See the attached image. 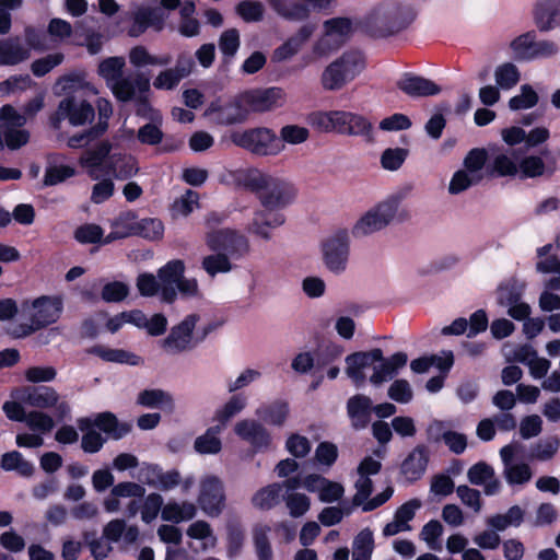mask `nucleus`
<instances>
[{
	"label": "nucleus",
	"mask_w": 560,
	"mask_h": 560,
	"mask_svg": "<svg viewBox=\"0 0 560 560\" xmlns=\"http://www.w3.org/2000/svg\"><path fill=\"white\" fill-rule=\"evenodd\" d=\"M510 48L514 59L524 62L551 59L560 52V47L555 40L538 39L536 31H528L516 36L510 43Z\"/></svg>",
	"instance_id": "obj_8"
},
{
	"label": "nucleus",
	"mask_w": 560,
	"mask_h": 560,
	"mask_svg": "<svg viewBox=\"0 0 560 560\" xmlns=\"http://www.w3.org/2000/svg\"><path fill=\"white\" fill-rule=\"evenodd\" d=\"M416 16L417 10L412 4L386 1L366 14L363 20V28L373 37H387L406 28L415 21Z\"/></svg>",
	"instance_id": "obj_2"
},
{
	"label": "nucleus",
	"mask_w": 560,
	"mask_h": 560,
	"mask_svg": "<svg viewBox=\"0 0 560 560\" xmlns=\"http://www.w3.org/2000/svg\"><path fill=\"white\" fill-rule=\"evenodd\" d=\"M408 357L405 352H396L389 358H384L377 361L378 365L373 366V374L370 376V382L374 386L393 380L401 368L407 364Z\"/></svg>",
	"instance_id": "obj_28"
},
{
	"label": "nucleus",
	"mask_w": 560,
	"mask_h": 560,
	"mask_svg": "<svg viewBox=\"0 0 560 560\" xmlns=\"http://www.w3.org/2000/svg\"><path fill=\"white\" fill-rule=\"evenodd\" d=\"M269 2L279 15L290 21H303L311 12V2L307 0H269Z\"/></svg>",
	"instance_id": "obj_33"
},
{
	"label": "nucleus",
	"mask_w": 560,
	"mask_h": 560,
	"mask_svg": "<svg viewBox=\"0 0 560 560\" xmlns=\"http://www.w3.org/2000/svg\"><path fill=\"white\" fill-rule=\"evenodd\" d=\"M62 300L58 296H40L33 302L32 327L48 326L58 320L62 312Z\"/></svg>",
	"instance_id": "obj_23"
},
{
	"label": "nucleus",
	"mask_w": 560,
	"mask_h": 560,
	"mask_svg": "<svg viewBox=\"0 0 560 560\" xmlns=\"http://www.w3.org/2000/svg\"><path fill=\"white\" fill-rule=\"evenodd\" d=\"M555 170V166H548L539 155H527L518 162V174L522 179L552 175Z\"/></svg>",
	"instance_id": "obj_39"
},
{
	"label": "nucleus",
	"mask_w": 560,
	"mask_h": 560,
	"mask_svg": "<svg viewBox=\"0 0 560 560\" xmlns=\"http://www.w3.org/2000/svg\"><path fill=\"white\" fill-rule=\"evenodd\" d=\"M164 505V500L161 494L155 492L148 494L141 503V520L147 524L152 523L158 517L159 513L162 514Z\"/></svg>",
	"instance_id": "obj_55"
},
{
	"label": "nucleus",
	"mask_w": 560,
	"mask_h": 560,
	"mask_svg": "<svg viewBox=\"0 0 560 560\" xmlns=\"http://www.w3.org/2000/svg\"><path fill=\"white\" fill-rule=\"evenodd\" d=\"M521 79L518 68L512 62H505L498 66L494 70V80L501 90L509 91L513 89Z\"/></svg>",
	"instance_id": "obj_50"
},
{
	"label": "nucleus",
	"mask_w": 560,
	"mask_h": 560,
	"mask_svg": "<svg viewBox=\"0 0 560 560\" xmlns=\"http://www.w3.org/2000/svg\"><path fill=\"white\" fill-rule=\"evenodd\" d=\"M231 140L238 148L257 156H276L284 150L276 132L267 127L234 131Z\"/></svg>",
	"instance_id": "obj_7"
},
{
	"label": "nucleus",
	"mask_w": 560,
	"mask_h": 560,
	"mask_svg": "<svg viewBox=\"0 0 560 560\" xmlns=\"http://www.w3.org/2000/svg\"><path fill=\"white\" fill-rule=\"evenodd\" d=\"M482 180V176H477L464 170L456 171L450 182L448 191L452 195H458L469 187L477 185Z\"/></svg>",
	"instance_id": "obj_57"
},
{
	"label": "nucleus",
	"mask_w": 560,
	"mask_h": 560,
	"mask_svg": "<svg viewBox=\"0 0 560 560\" xmlns=\"http://www.w3.org/2000/svg\"><path fill=\"white\" fill-rule=\"evenodd\" d=\"M289 513L292 517L303 516L311 508V500L304 493H287L283 495Z\"/></svg>",
	"instance_id": "obj_61"
},
{
	"label": "nucleus",
	"mask_w": 560,
	"mask_h": 560,
	"mask_svg": "<svg viewBox=\"0 0 560 560\" xmlns=\"http://www.w3.org/2000/svg\"><path fill=\"white\" fill-rule=\"evenodd\" d=\"M240 48V33L235 28L224 31L219 39V49L225 58H233Z\"/></svg>",
	"instance_id": "obj_64"
},
{
	"label": "nucleus",
	"mask_w": 560,
	"mask_h": 560,
	"mask_svg": "<svg viewBox=\"0 0 560 560\" xmlns=\"http://www.w3.org/2000/svg\"><path fill=\"white\" fill-rule=\"evenodd\" d=\"M107 171L117 179H128L137 174L136 159L126 153H113L108 158Z\"/></svg>",
	"instance_id": "obj_36"
},
{
	"label": "nucleus",
	"mask_w": 560,
	"mask_h": 560,
	"mask_svg": "<svg viewBox=\"0 0 560 560\" xmlns=\"http://www.w3.org/2000/svg\"><path fill=\"white\" fill-rule=\"evenodd\" d=\"M137 402L147 408H160L168 411L174 409L172 396L162 389L142 390L138 395Z\"/></svg>",
	"instance_id": "obj_47"
},
{
	"label": "nucleus",
	"mask_w": 560,
	"mask_h": 560,
	"mask_svg": "<svg viewBox=\"0 0 560 560\" xmlns=\"http://www.w3.org/2000/svg\"><path fill=\"white\" fill-rule=\"evenodd\" d=\"M1 468L5 471H16L23 477H31L35 467L33 463L26 460L18 451L4 453L1 457Z\"/></svg>",
	"instance_id": "obj_49"
},
{
	"label": "nucleus",
	"mask_w": 560,
	"mask_h": 560,
	"mask_svg": "<svg viewBox=\"0 0 560 560\" xmlns=\"http://www.w3.org/2000/svg\"><path fill=\"white\" fill-rule=\"evenodd\" d=\"M397 86L410 97L433 96L441 92V88L432 80L411 73H405Z\"/></svg>",
	"instance_id": "obj_27"
},
{
	"label": "nucleus",
	"mask_w": 560,
	"mask_h": 560,
	"mask_svg": "<svg viewBox=\"0 0 560 560\" xmlns=\"http://www.w3.org/2000/svg\"><path fill=\"white\" fill-rule=\"evenodd\" d=\"M205 242L210 250L226 254V257L234 260L242 259L249 253L248 238L230 228L207 231Z\"/></svg>",
	"instance_id": "obj_10"
},
{
	"label": "nucleus",
	"mask_w": 560,
	"mask_h": 560,
	"mask_svg": "<svg viewBox=\"0 0 560 560\" xmlns=\"http://www.w3.org/2000/svg\"><path fill=\"white\" fill-rule=\"evenodd\" d=\"M59 155L49 154L47 158V166L45 170L44 186H56L63 183L68 178L73 177L77 174L74 167L70 165L58 164Z\"/></svg>",
	"instance_id": "obj_37"
},
{
	"label": "nucleus",
	"mask_w": 560,
	"mask_h": 560,
	"mask_svg": "<svg viewBox=\"0 0 560 560\" xmlns=\"http://www.w3.org/2000/svg\"><path fill=\"white\" fill-rule=\"evenodd\" d=\"M89 354H94L106 362L121 363L128 365H138L140 358L132 352L122 349H112L101 345L93 346L86 350Z\"/></svg>",
	"instance_id": "obj_38"
},
{
	"label": "nucleus",
	"mask_w": 560,
	"mask_h": 560,
	"mask_svg": "<svg viewBox=\"0 0 560 560\" xmlns=\"http://www.w3.org/2000/svg\"><path fill=\"white\" fill-rule=\"evenodd\" d=\"M443 525L438 520H431L422 527L420 532V538L427 544L428 548L434 551L442 550V544L440 541L443 535Z\"/></svg>",
	"instance_id": "obj_54"
},
{
	"label": "nucleus",
	"mask_w": 560,
	"mask_h": 560,
	"mask_svg": "<svg viewBox=\"0 0 560 560\" xmlns=\"http://www.w3.org/2000/svg\"><path fill=\"white\" fill-rule=\"evenodd\" d=\"M350 240L346 230L337 231L323 243L324 262L329 271L339 275L347 268Z\"/></svg>",
	"instance_id": "obj_16"
},
{
	"label": "nucleus",
	"mask_w": 560,
	"mask_h": 560,
	"mask_svg": "<svg viewBox=\"0 0 560 560\" xmlns=\"http://www.w3.org/2000/svg\"><path fill=\"white\" fill-rule=\"evenodd\" d=\"M202 268L210 276L215 277L218 273L230 272L233 268L231 258L226 254L213 252V254L203 257Z\"/></svg>",
	"instance_id": "obj_53"
},
{
	"label": "nucleus",
	"mask_w": 560,
	"mask_h": 560,
	"mask_svg": "<svg viewBox=\"0 0 560 560\" xmlns=\"http://www.w3.org/2000/svg\"><path fill=\"white\" fill-rule=\"evenodd\" d=\"M180 3V0H161L142 4L133 12L132 24L129 28V35L137 37L144 33L149 27L161 31L164 27L167 14L165 10H174Z\"/></svg>",
	"instance_id": "obj_9"
},
{
	"label": "nucleus",
	"mask_w": 560,
	"mask_h": 560,
	"mask_svg": "<svg viewBox=\"0 0 560 560\" xmlns=\"http://www.w3.org/2000/svg\"><path fill=\"white\" fill-rule=\"evenodd\" d=\"M235 434L249 443L256 451L269 447L271 436L268 430L258 421L245 419L238 421L234 428Z\"/></svg>",
	"instance_id": "obj_26"
},
{
	"label": "nucleus",
	"mask_w": 560,
	"mask_h": 560,
	"mask_svg": "<svg viewBox=\"0 0 560 560\" xmlns=\"http://www.w3.org/2000/svg\"><path fill=\"white\" fill-rule=\"evenodd\" d=\"M311 122L320 131L361 137L373 141V126L362 115L346 110L317 112L312 114Z\"/></svg>",
	"instance_id": "obj_5"
},
{
	"label": "nucleus",
	"mask_w": 560,
	"mask_h": 560,
	"mask_svg": "<svg viewBox=\"0 0 560 560\" xmlns=\"http://www.w3.org/2000/svg\"><path fill=\"white\" fill-rule=\"evenodd\" d=\"M248 110L244 105L242 95L226 100L212 101L205 112V116L218 126H232L242 124L247 117Z\"/></svg>",
	"instance_id": "obj_13"
},
{
	"label": "nucleus",
	"mask_w": 560,
	"mask_h": 560,
	"mask_svg": "<svg viewBox=\"0 0 560 560\" xmlns=\"http://www.w3.org/2000/svg\"><path fill=\"white\" fill-rule=\"evenodd\" d=\"M345 351V348L336 342H329L318 349L315 355L316 366L318 369L325 368L330 363L338 360Z\"/></svg>",
	"instance_id": "obj_63"
},
{
	"label": "nucleus",
	"mask_w": 560,
	"mask_h": 560,
	"mask_svg": "<svg viewBox=\"0 0 560 560\" xmlns=\"http://www.w3.org/2000/svg\"><path fill=\"white\" fill-rule=\"evenodd\" d=\"M110 151V143L108 141H102L81 154L79 164L84 168L91 179L100 180L102 177L109 175L107 167Z\"/></svg>",
	"instance_id": "obj_18"
},
{
	"label": "nucleus",
	"mask_w": 560,
	"mask_h": 560,
	"mask_svg": "<svg viewBox=\"0 0 560 560\" xmlns=\"http://www.w3.org/2000/svg\"><path fill=\"white\" fill-rule=\"evenodd\" d=\"M78 427L83 432L81 447L85 453H97L104 445L105 439L93 428L91 418H80Z\"/></svg>",
	"instance_id": "obj_42"
},
{
	"label": "nucleus",
	"mask_w": 560,
	"mask_h": 560,
	"mask_svg": "<svg viewBox=\"0 0 560 560\" xmlns=\"http://www.w3.org/2000/svg\"><path fill=\"white\" fill-rule=\"evenodd\" d=\"M282 485L276 482L258 490L253 497V504L261 510H270L279 503Z\"/></svg>",
	"instance_id": "obj_51"
},
{
	"label": "nucleus",
	"mask_w": 560,
	"mask_h": 560,
	"mask_svg": "<svg viewBox=\"0 0 560 560\" xmlns=\"http://www.w3.org/2000/svg\"><path fill=\"white\" fill-rule=\"evenodd\" d=\"M289 404L282 399H276L269 402L261 404L255 411V415L262 422L281 427L284 424L289 416Z\"/></svg>",
	"instance_id": "obj_32"
},
{
	"label": "nucleus",
	"mask_w": 560,
	"mask_h": 560,
	"mask_svg": "<svg viewBox=\"0 0 560 560\" xmlns=\"http://www.w3.org/2000/svg\"><path fill=\"white\" fill-rule=\"evenodd\" d=\"M222 430V425L219 424L210 427L202 435L195 440V451L202 455L218 454L222 448V442L219 438Z\"/></svg>",
	"instance_id": "obj_44"
},
{
	"label": "nucleus",
	"mask_w": 560,
	"mask_h": 560,
	"mask_svg": "<svg viewBox=\"0 0 560 560\" xmlns=\"http://www.w3.org/2000/svg\"><path fill=\"white\" fill-rule=\"evenodd\" d=\"M365 68V58L359 50L345 51L322 72L320 85L327 92H337L352 82Z\"/></svg>",
	"instance_id": "obj_6"
},
{
	"label": "nucleus",
	"mask_w": 560,
	"mask_h": 560,
	"mask_svg": "<svg viewBox=\"0 0 560 560\" xmlns=\"http://www.w3.org/2000/svg\"><path fill=\"white\" fill-rule=\"evenodd\" d=\"M517 152L516 149H509L505 152L497 153L489 167L490 174L500 177L517 175L520 162Z\"/></svg>",
	"instance_id": "obj_34"
},
{
	"label": "nucleus",
	"mask_w": 560,
	"mask_h": 560,
	"mask_svg": "<svg viewBox=\"0 0 560 560\" xmlns=\"http://www.w3.org/2000/svg\"><path fill=\"white\" fill-rule=\"evenodd\" d=\"M247 406V397L244 394H234L230 399L215 411L214 419L219 425L224 428L226 423L236 415L242 412Z\"/></svg>",
	"instance_id": "obj_48"
},
{
	"label": "nucleus",
	"mask_w": 560,
	"mask_h": 560,
	"mask_svg": "<svg viewBox=\"0 0 560 560\" xmlns=\"http://www.w3.org/2000/svg\"><path fill=\"white\" fill-rule=\"evenodd\" d=\"M23 401L36 408H50L57 404L58 394L48 386L27 388L24 393Z\"/></svg>",
	"instance_id": "obj_43"
},
{
	"label": "nucleus",
	"mask_w": 560,
	"mask_h": 560,
	"mask_svg": "<svg viewBox=\"0 0 560 560\" xmlns=\"http://www.w3.org/2000/svg\"><path fill=\"white\" fill-rule=\"evenodd\" d=\"M537 30L548 33L560 26V0H537L533 9Z\"/></svg>",
	"instance_id": "obj_25"
},
{
	"label": "nucleus",
	"mask_w": 560,
	"mask_h": 560,
	"mask_svg": "<svg viewBox=\"0 0 560 560\" xmlns=\"http://www.w3.org/2000/svg\"><path fill=\"white\" fill-rule=\"evenodd\" d=\"M560 448V439L557 435H550L539 439L530 444L528 458L537 462L551 460Z\"/></svg>",
	"instance_id": "obj_40"
},
{
	"label": "nucleus",
	"mask_w": 560,
	"mask_h": 560,
	"mask_svg": "<svg viewBox=\"0 0 560 560\" xmlns=\"http://www.w3.org/2000/svg\"><path fill=\"white\" fill-rule=\"evenodd\" d=\"M373 549V533L371 529L364 528L353 539L352 560H371Z\"/></svg>",
	"instance_id": "obj_52"
},
{
	"label": "nucleus",
	"mask_w": 560,
	"mask_h": 560,
	"mask_svg": "<svg viewBox=\"0 0 560 560\" xmlns=\"http://www.w3.org/2000/svg\"><path fill=\"white\" fill-rule=\"evenodd\" d=\"M30 47L21 37L0 40V66H14L30 57Z\"/></svg>",
	"instance_id": "obj_30"
},
{
	"label": "nucleus",
	"mask_w": 560,
	"mask_h": 560,
	"mask_svg": "<svg viewBox=\"0 0 560 560\" xmlns=\"http://www.w3.org/2000/svg\"><path fill=\"white\" fill-rule=\"evenodd\" d=\"M95 117L94 107L85 100L78 98L74 95H68L62 98L57 110L50 116V126L58 130L63 120H68L71 126H83L92 122Z\"/></svg>",
	"instance_id": "obj_12"
},
{
	"label": "nucleus",
	"mask_w": 560,
	"mask_h": 560,
	"mask_svg": "<svg viewBox=\"0 0 560 560\" xmlns=\"http://www.w3.org/2000/svg\"><path fill=\"white\" fill-rule=\"evenodd\" d=\"M128 226L130 235H138L149 241H159L164 234V224L156 218L141 219Z\"/></svg>",
	"instance_id": "obj_41"
},
{
	"label": "nucleus",
	"mask_w": 560,
	"mask_h": 560,
	"mask_svg": "<svg viewBox=\"0 0 560 560\" xmlns=\"http://www.w3.org/2000/svg\"><path fill=\"white\" fill-rule=\"evenodd\" d=\"M241 95L247 110L262 113L281 106L285 93L281 88L272 86L246 91Z\"/></svg>",
	"instance_id": "obj_20"
},
{
	"label": "nucleus",
	"mask_w": 560,
	"mask_h": 560,
	"mask_svg": "<svg viewBox=\"0 0 560 560\" xmlns=\"http://www.w3.org/2000/svg\"><path fill=\"white\" fill-rule=\"evenodd\" d=\"M520 90L521 93L509 101L511 110L529 109L537 105L538 94L529 84H523Z\"/></svg>",
	"instance_id": "obj_56"
},
{
	"label": "nucleus",
	"mask_w": 560,
	"mask_h": 560,
	"mask_svg": "<svg viewBox=\"0 0 560 560\" xmlns=\"http://www.w3.org/2000/svg\"><path fill=\"white\" fill-rule=\"evenodd\" d=\"M198 504L210 517L219 516L225 505V492L222 480L208 475L200 480Z\"/></svg>",
	"instance_id": "obj_15"
},
{
	"label": "nucleus",
	"mask_w": 560,
	"mask_h": 560,
	"mask_svg": "<svg viewBox=\"0 0 560 560\" xmlns=\"http://www.w3.org/2000/svg\"><path fill=\"white\" fill-rule=\"evenodd\" d=\"M428 463V447L425 445H417L401 463L400 471L407 480L416 481L425 472Z\"/></svg>",
	"instance_id": "obj_29"
},
{
	"label": "nucleus",
	"mask_w": 560,
	"mask_h": 560,
	"mask_svg": "<svg viewBox=\"0 0 560 560\" xmlns=\"http://www.w3.org/2000/svg\"><path fill=\"white\" fill-rule=\"evenodd\" d=\"M25 122V116L12 106L4 105L0 108V151L4 147L18 150L28 142L30 133L21 128Z\"/></svg>",
	"instance_id": "obj_11"
},
{
	"label": "nucleus",
	"mask_w": 560,
	"mask_h": 560,
	"mask_svg": "<svg viewBox=\"0 0 560 560\" xmlns=\"http://www.w3.org/2000/svg\"><path fill=\"white\" fill-rule=\"evenodd\" d=\"M411 191V186H405L389 194L369 211H366L354 224L352 234L354 237H362L378 232L389 225L401 202Z\"/></svg>",
	"instance_id": "obj_4"
},
{
	"label": "nucleus",
	"mask_w": 560,
	"mask_h": 560,
	"mask_svg": "<svg viewBox=\"0 0 560 560\" xmlns=\"http://www.w3.org/2000/svg\"><path fill=\"white\" fill-rule=\"evenodd\" d=\"M325 34L317 43V50L322 54L338 49L350 36L353 30L349 18H332L324 23Z\"/></svg>",
	"instance_id": "obj_19"
},
{
	"label": "nucleus",
	"mask_w": 560,
	"mask_h": 560,
	"mask_svg": "<svg viewBox=\"0 0 560 560\" xmlns=\"http://www.w3.org/2000/svg\"><path fill=\"white\" fill-rule=\"evenodd\" d=\"M380 360H383V351L378 348L371 351L351 353L346 358V374L357 387H360L366 380L364 370L371 368Z\"/></svg>",
	"instance_id": "obj_21"
},
{
	"label": "nucleus",
	"mask_w": 560,
	"mask_h": 560,
	"mask_svg": "<svg viewBox=\"0 0 560 560\" xmlns=\"http://www.w3.org/2000/svg\"><path fill=\"white\" fill-rule=\"evenodd\" d=\"M196 514V505L187 501L170 500L162 509V520L173 524L190 521Z\"/></svg>",
	"instance_id": "obj_35"
},
{
	"label": "nucleus",
	"mask_w": 560,
	"mask_h": 560,
	"mask_svg": "<svg viewBox=\"0 0 560 560\" xmlns=\"http://www.w3.org/2000/svg\"><path fill=\"white\" fill-rule=\"evenodd\" d=\"M198 320L197 314L187 315L171 328L167 337L161 341L162 348L170 354H178L194 349L197 345L194 340V330Z\"/></svg>",
	"instance_id": "obj_14"
},
{
	"label": "nucleus",
	"mask_w": 560,
	"mask_h": 560,
	"mask_svg": "<svg viewBox=\"0 0 560 560\" xmlns=\"http://www.w3.org/2000/svg\"><path fill=\"white\" fill-rule=\"evenodd\" d=\"M24 423L30 430L42 436L49 433L55 427L54 419L40 411L28 412Z\"/></svg>",
	"instance_id": "obj_59"
},
{
	"label": "nucleus",
	"mask_w": 560,
	"mask_h": 560,
	"mask_svg": "<svg viewBox=\"0 0 560 560\" xmlns=\"http://www.w3.org/2000/svg\"><path fill=\"white\" fill-rule=\"evenodd\" d=\"M278 138L283 145L285 143L298 145L310 138V130L299 125H285L280 129Z\"/></svg>",
	"instance_id": "obj_58"
},
{
	"label": "nucleus",
	"mask_w": 560,
	"mask_h": 560,
	"mask_svg": "<svg viewBox=\"0 0 560 560\" xmlns=\"http://www.w3.org/2000/svg\"><path fill=\"white\" fill-rule=\"evenodd\" d=\"M185 265L183 260L175 259L168 261L158 271V278L161 282V300L172 303L177 296V287L184 276Z\"/></svg>",
	"instance_id": "obj_22"
},
{
	"label": "nucleus",
	"mask_w": 560,
	"mask_h": 560,
	"mask_svg": "<svg viewBox=\"0 0 560 560\" xmlns=\"http://www.w3.org/2000/svg\"><path fill=\"white\" fill-rule=\"evenodd\" d=\"M486 161L487 152L485 149H471L464 159V171L483 177L482 170Z\"/></svg>",
	"instance_id": "obj_62"
},
{
	"label": "nucleus",
	"mask_w": 560,
	"mask_h": 560,
	"mask_svg": "<svg viewBox=\"0 0 560 560\" xmlns=\"http://www.w3.org/2000/svg\"><path fill=\"white\" fill-rule=\"evenodd\" d=\"M148 470L153 478H148L147 483L149 486L156 487L162 491H170L180 483V474L176 469L163 471L158 465H152Z\"/></svg>",
	"instance_id": "obj_46"
},
{
	"label": "nucleus",
	"mask_w": 560,
	"mask_h": 560,
	"mask_svg": "<svg viewBox=\"0 0 560 560\" xmlns=\"http://www.w3.org/2000/svg\"><path fill=\"white\" fill-rule=\"evenodd\" d=\"M372 411V399L365 395H354L347 401V412L355 429H364L369 424Z\"/></svg>",
	"instance_id": "obj_31"
},
{
	"label": "nucleus",
	"mask_w": 560,
	"mask_h": 560,
	"mask_svg": "<svg viewBox=\"0 0 560 560\" xmlns=\"http://www.w3.org/2000/svg\"><path fill=\"white\" fill-rule=\"evenodd\" d=\"M515 446L508 444L500 450L503 464L502 475L511 488H522L533 478V470L525 462H515Z\"/></svg>",
	"instance_id": "obj_17"
},
{
	"label": "nucleus",
	"mask_w": 560,
	"mask_h": 560,
	"mask_svg": "<svg viewBox=\"0 0 560 560\" xmlns=\"http://www.w3.org/2000/svg\"><path fill=\"white\" fill-rule=\"evenodd\" d=\"M93 428H97L101 431L108 434L115 440H119L128 434L130 425L127 423H119L117 418L112 412H103L92 420Z\"/></svg>",
	"instance_id": "obj_45"
},
{
	"label": "nucleus",
	"mask_w": 560,
	"mask_h": 560,
	"mask_svg": "<svg viewBox=\"0 0 560 560\" xmlns=\"http://www.w3.org/2000/svg\"><path fill=\"white\" fill-rule=\"evenodd\" d=\"M303 486L308 492L317 493L319 501L324 503L337 502L345 494V488L341 483L317 474L305 476Z\"/></svg>",
	"instance_id": "obj_24"
},
{
	"label": "nucleus",
	"mask_w": 560,
	"mask_h": 560,
	"mask_svg": "<svg viewBox=\"0 0 560 560\" xmlns=\"http://www.w3.org/2000/svg\"><path fill=\"white\" fill-rule=\"evenodd\" d=\"M198 192L188 189L184 195L176 199L172 206V213L174 217H187L199 205Z\"/></svg>",
	"instance_id": "obj_60"
},
{
	"label": "nucleus",
	"mask_w": 560,
	"mask_h": 560,
	"mask_svg": "<svg viewBox=\"0 0 560 560\" xmlns=\"http://www.w3.org/2000/svg\"><path fill=\"white\" fill-rule=\"evenodd\" d=\"M235 180L238 186L254 192L261 205V209L254 212L247 231L265 241L271 240L270 231L285 222L281 210L294 200V187L287 180L258 168L237 172Z\"/></svg>",
	"instance_id": "obj_1"
},
{
	"label": "nucleus",
	"mask_w": 560,
	"mask_h": 560,
	"mask_svg": "<svg viewBox=\"0 0 560 560\" xmlns=\"http://www.w3.org/2000/svg\"><path fill=\"white\" fill-rule=\"evenodd\" d=\"M125 60L122 57H110L98 66V74L106 81L115 97L120 102H129L137 93L150 91V80L137 72L122 75Z\"/></svg>",
	"instance_id": "obj_3"
}]
</instances>
